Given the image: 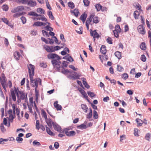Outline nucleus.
I'll use <instances>...</instances> for the list:
<instances>
[{
    "instance_id": "nucleus-39",
    "label": "nucleus",
    "mask_w": 151,
    "mask_h": 151,
    "mask_svg": "<svg viewBox=\"0 0 151 151\" xmlns=\"http://www.w3.org/2000/svg\"><path fill=\"white\" fill-rule=\"evenodd\" d=\"M117 71L119 72H122L124 71V69L123 67L120 65H117Z\"/></svg>"
},
{
    "instance_id": "nucleus-36",
    "label": "nucleus",
    "mask_w": 151,
    "mask_h": 151,
    "mask_svg": "<svg viewBox=\"0 0 151 151\" xmlns=\"http://www.w3.org/2000/svg\"><path fill=\"white\" fill-rule=\"evenodd\" d=\"M87 93L88 96L91 98L94 97L96 95L93 92L90 91H87Z\"/></svg>"
},
{
    "instance_id": "nucleus-50",
    "label": "nucleus",
    "mask_w": 151,
    "mask_h": 151,
    "mask_svg": "<svg viewBox=\"0 0 151 151\" xmlns=\"http://www.w3.org/2000/svg\"><path fill=\"white\" fill-rule=\"evenodd\" d=\"M112 40V38L110 37H108L106 40L107 42L110 44H113Z\"/></svg>"
},
{
    "instance_id": "nucleus-2",
    "label": "nucleus",
    "mask_w": 151,
    "mask_h": 151,
    "mask_svg": "<svg viewBox=\"0 0 151 151\" xmlns=\"http://www.w3.org/2000/svg\"><path fill=\"white\" fill-rule=\"evenodd\" d=\"M29 65V66H28L29 76L31 81L32 82L33 81V76L34 75L35 66L31 64H30Z\"/></svg>"
},
{
    "instance_id": "nucleus-26",
    "label": "nucleus",
    "mask_w": 151,
    "mask_h": 151,
    "mask_svg": "<svg viewBox=\"0 0 151 151\" xmlns=\"http://www.w3.org/2000/svg\"><path fill=\"white\" fill-rule=\"evenodd\" d=\"M134 18L135 19H138L139 15V13L138 11L136 10L134 12Z\"/></svg>"
},
{
    "instance_id": "nucleus-48",
    "label": "nucleus",
    "mask_w": 151,
    "mask_h": 151,
    "mask_svg": "<svg viewBox=\"0 0 151 151\" xmlns=\"http://www.w3.org/2000/svg\"><path fill=\"white\" fill-rule=\"evenodd\" d=\"M54 52L55 51H57L59 50L61 48H63V46L60 47L58 46H54Z\"/></svg>"
},
{
    "instance_id": "nucleus-62",
    "label": "nucleus",
    "mask_w": 151,
    "mask_h": 151,
    "mask_svg": "<svg viewBox=\"0 0 151 151\" xmlns=\"http://www.w3.org/2000/svg\"><path fill=\"white\" fill-rule=\"evenodd\" d=\"M74 59L73 58L70 56L68 57L67 61H68L70 62H72L74 61Z\"/></svg>"
},
{
    "instance_id": "nucleus-42",
    "label": "nucleus",
    "mask_w": 151,
    "mask_h": 151,
    "mask_svg": "<svg viewBox=\"0 0 151 151\" xmlns=\"http://www.w3.org/2000/svg\"><path fill=\"white\" fill-rule=\"evenodd\" d=\"M94 16H95V14H94V13L91 14H90L89 17H88L87 19L89 20V21H90L91 22L92 21V19L93 18V17H94Z\"/></svg>"
},
{
    "instance_id": "nucleus-9",
    "label": "nucleus",
    "mask_w": 151,
    "mask_h": 151,
    "mask_svg": "<svg viewBox=\"0 0 151 151\" xmlns=\"http://www.w3.org/2000/svg\"><path fill=\"white\" fill-rule=\"evenodd\" d=\"M58 101H56L54 102V106L56 108L57 111L61 110L62 109V106L58 104Z\"/></svg>"
},
{
    "instance_id": "nucleus-15",
    "label": "nucleus",
    "mask_w": 151,
    "mask_h": 151,
    "mask_svg": "<svg viewBox=\"0 0 151 151\" xmlns=\"http://www.w3.org/2000/svg\"><path fill=\"white\" fill-rule=\"evenodd\" d=\"M88 127V126L86 125H84L83 124H81L80 125H78L77 126V128L78 129H86Z\"/></svg>"
},
{
    "instance_id": "nucleus-31",
    "label": "nucleus",
    "mask_w": 151,
    "mask_h": 151,
    "mask_svg": "<svg viewBox=\"0 0 151 151\" xmlns=\"http://www.w3.org/2000/svg\"><path fill=\"white\" fill-rule=\"evenodd\" d=\"M61 73L64 75H65L67 73H71L72 72L67 69H64V70H61Z\"/></svg>"
},
{
    "instance_id": "nucleus-24",
    "label": "nucleus",
    "mask_w": 151,
    "mask_h": 151,
    "mask_svg": "<svg viewBox=\"0 0 151 151\" xmlns=\"http://www.w3.org/2000/svg\"><path fill=\"white\" fill-rule=\"evenodd\" d=\"M140 47L142 50H145L146 49L145 43L144 42H142L140 45Z\"/></svg>"
},
{
    "instance_id": "nucleus-18",
    "label": "nucleus",
    "mask_w": 151,
    "mask_h": 151,
    "mask_svg": "<svg viewBox=\"0 0 151 151\" xmlns=\"http://www.w3.org/2000/svg\"><path fill=\"white\" fill-rule=\"evenodd\" d=\"M11 93L13 100L14 101H16V98L14 90H11Z\"/></svg>"
},
{
    "instance_id": "nucleus-64",
    "label": "nucleus",
    "mask_w": 151,
    "mask_h": 151,
    "mask_svg": "<svg viewBox=\"0 0 151 151\" xmlns=\"http://www.w3.org/2000/svg\"><path fill=\"white\" fill-rule=\"evenodd\" d=\"M138 129H135L134 130V134L135 136L138 137L139 135L138 134Z\"/></svg>"
},
{
    "instance_id": "nucleus-4",
    "label": "nucleus",
    "mask_w": 151,
    "mask_h": 151,
    "mask_svg": "<svg viewBox=\"0 0 151 151\" xmlns=\"http://www.w3.org/2000/svg\"><path fill=\"white\" fill-rule=\"evenodd\" d=\"M44 48L47 52L51 53H50L54 52V46H49L45 45Z\"/></svg>"
},
{
    "instance_id": "nucleus-43",
    "label": "nucleus",
    "mask_w": 151,
    "mask_h": 151,
    "mask_svg": "<svg viewBox=\"0 0 151 151\" xmlns=\"http://www.w3.org/2000/svg\"><path fill=\"white\" fill-rule=\"evenodd\" d=\"M2 8L3 10L5 11H8L9 7L8 5L6 4L3 5L2 6Z\"/></svg>"
},
{
    "instance_id": "nucleus-22",
    "label": "nucleus",
    "mask_w": 151,
    "mask_h": 151,
    "mask_svg": "<svg viewBox=\"0 0 151 151\" xmlns=\"http://www.w3.org/2000/svg\"><path fill=\"white\" fill-rule=\"evenodd\" d=\"M37 12L38 13L42 14H45V10L41 8H37Z\"/></svg>"
},
{
    "instance_id": "nucleus-63",
    "label": "nucleus",
    "mask_w": 151,
    "mask_h": 151,
    "mask_svg": "<svg viewBox=\"0 0 151 151\" xmlns=\"http://www.w3.org/2000/svg\"><path fill=\"white\" fill-rule=\"evenodd\" d=\"M89 103H90L91 104V106L92 107V108L93 109H94L95 110H97V106H96L94 105V104H93V103L91 102L90 101V102H89Z\"/></svg>"
},
{
    "instance_id": "nucleus-44",
    "label": "nucleus",
    "mask_w": 151,
    "mask_h": 151,
    "mask_svg": "<svg viewBox=\"0 0 151 151\" xmlns=\"http://www.w3.org/2000/svg\"><path fill=\"white\" fill-rule=\"evenodd\" d=\"M67 78L70 79H73V80L76 79V78H78V77L77 76H75V75L74 76L71 75H69V76H67Z\"/></svg>"
},
{
    "instance_id": "nucleus-41",
    "label": "nucleus",
    "mask_w": 151,
    "mask_h": 151,
    "mask_svg": "<svg viewBox=\"0 0 151 151\" xmlns=\"http://www.w3.org/2000/svg\"><path fill=\"white\" fill-rule=\"evenodd\" d=\"M40 121L38 120H37L36 122V129L37 130H39L40 129Z\"/></svg>"
},
{
    "instance_id": "nucleus-59",
    "label": "nucleus",
    "mask_w": 151,
    "mask_h": 151,
    "mask_svg": "<svg viewBox=\"0 0 151 151\" xmlns=\"http://www.w3.org/2000/svg\"><path fill=\"white\" fill-rule=\"evenodd\" d=\"M35 100L37 102H38V99L39 97V91H35Z\"/></svg>"
},
{
    "instance_id": "nucleus-56",
    "label": "nucleus",
    "mask_w": 151,
    "mask_h": 151,
    "mask_svg": "<svg viewBox=\"0 0 151 151\" xmlns=\"http://www.w3.org/2000/svg\"><path fill=\"white\" fill-rule=\"evenodd\" d=\"M37 80V83L38 84L39 83V84L40 85H41L42 84V80L40 78H36L34 79V81H35Z\"/></svg>"
},
{
    "instance_id": "nucleus-21",
    "label": "nucleus",
    "mask_w": 151,
    "mask_h": 151,
    "mask_svg": "<svg viewBox=\"0 0 151 151\" xmlns=\"http://www.w3.org/2000/svg\"><path fill=\"white\" fill-rule=\"evenodd\" d=\"M81 106V108L84 111V112L85 113L87 112L88 108L87 105L85 104H82Z\"/></svg>"
},
{
    "instance_id": "nucleus-47",
    "label": "nucleus",
    "mask_w": 151,
    "mask_h": 151,
    "mask_svg": "<svg viewBox=\"0 0 151 151\" xmlns=\"http://www.w3.org/2000/svg\"><path fill=\"white\" fill-rule=\"evenodd\" d=\"M17 9H18V11L24 10V8L23 6H19L17 7Z\"/></svg>"
},
{
    "instance_id": "nucleus-61",
    "label": "nucleus",
    "mask_w": 151,
    "mask_h": 151,
    "mask_svg": "<svg viewBox=\"0 0 151 151\" xmlns=\"http://www.w3.org/2000/svg\"><path fill=\"white\" fill-rule=\"evenodd\" d=\"M83 2L84 4V5L86 6H88L89 5V2L88 0H83Z\"/></svg>"
},
{
    "instance_id": "nucleus-17",
    "label": "nucleus",
    "mask_w": 151,
    "mask_h": 151,
    "mask_svg": "<svg viewBox=\"0 0 151 151\" xmlns=\"http://www.w3.org/2000/svg\"><path fill=\"white\" fill-rule=\"evenodd\" d=\"M122 53L119 51H116L114 53V55L119 60H120L122 58Z\"/></svg>"
},
{
    "instance_id": "nucleus-60",
    "label": "nucleus",
    "mask_w": 151,
    "mask_h": 151,
    "mask_svg": "<svg viewBox=\"0 0 151 151\" xmlns=\"http://www.w3.org/2000/svg\"><path fill=\"white\" fill-rule=\"evenodd\" d=\"M128 76L127 73H124L122 74V78H123L124 79L126 80L128 78Z\"/></svg>"
},
{
    "instance_id": "nucleus-46",
    "label": "nucleus",
    "mask_w": 151,
    "mask_h": 151,
    "mask_svg": "<svg viewBox=\"0 0 151 151\" xmlns=\"http://www.w3.org/2000/svg\"><path fill=\"white\" fill-rule=\"evenodd\" d=\"M82 94L83 96V97L85 98L88 102H90V101L88 99V96L85 92V93H83Z\"/></svg>"
},
{
    "instance_id": "nucleus-52",
    "label": "nucleus",
    "mask_w": 151,
    "mask_h": 151,
    "mask_svg": "<svg viewBox=\"0 0 151 151\" xmlns=\"http://www.w3.org/2000/svg\"><path fill=\"white\" fill-rule=\"evenodd\" d=\"M140 59L142 61L145 62L146 60V57L144 55L142 54L141 56Z\"/></svg>"
},
{
    "instance_id": "nucleus-30",
    "label": "nucleus",
    "mask_w": 151,
    "mask_h": 151,
    "mask_svg": "<svg viewBox=\"0 0 151 151\" xmlns=\"http://www.w3.org/2000/svg\"><path fill=\"white\" fill-rule=\"evenodd\" d=\"M151 136V134L150 133H147L146 134L145 136V138L147 140L149 141H150Z\"/></svg>"
},
{
    "instance_id": "nucleus-40",
    "label": "nucleus",
    "mask_w": 151,
    "mask_h": 151,
    "mask_svg": "<svg viewBox=\"0 0 151 151\" xmlns=\"http://www.w3.org/2000/svg\"><path fill=\"white\" fill-rule=\"evenodd\" d=\"M29 0H19L18 3H21L23 4H28Z\"/></svg>"
},
{
    "instance_id": "nucleus-8",
    "label": "nucleus",
    "mask_w": 151,
    "mask_h": 151,
    "mask_svg": "<svg viewBox=\"0 0 151 151\" xmlns=\"http://www.w3.org/2000/svg\"><path fill=\"white\" fill-rule=\"evenodd\" d=\"M65 134L68 137H73L75 135L76 132L72 130L70 131L65 132Z\"/></svg>"
},
{
    "instance_id": "nucleus-6",
    "label": "nucleus",
    "mask_w": 151,
    "mask_h": 151,
    "mask_svg": "<svg viewBox=\"0 0 151 151\" xmlns=\"http://www.w3.org/2000/svg\"><path fill=\"white\" fill-rule=\"evenodd\" d=\"M142 25H140L138 27V30L139 33L142 35H145V28Z\"/></svg>"
},
{
    "instance_id": "nucleus-55",
    "label": "nucleus",
    "mask_w": 151,
    "mask_h": 151,
    "mask_svg": "<svg viewBox=\"0 0 151 151\" xmlns=\"http://www.w3.org/2000/svg\"><path fill=\"white\" fill-rule=\"evenodd\" d=\"M46 30L47 31H52L53 30V29L51 27L49 26L48 25H47L45 27Z\"/></svg>"
},
{
    "instance_id": "nucleus-32",
    "label": "nucleus",
    "mask_w": 151,
    "mask_h": 151,
    "mask_svg": "<svg viewBox=\"0 0 151 151\" xmlns=\"http://www.w3.org/2000/svg\"><path fill=\"white\" fill-rule=\"evenodd\" d=\"M41 111L42 116L44 118L45 120H47V117L46 112L43 109H42Z\"/></svg>"
},
{
    "instance_id": "nucleus-20",
    "label": "nucleus",
    "mask_w": 151,
    "mask_h": 151,
    "mask_svg": "<svg viewBox=\"0 0 151 151\" xmlns=\"http://www.w3.org/2000/svg\"><path fill=\"white\" fill-rule=\"evenodd\" d=\"M28 15L32 16L38 17L41 16V14H39L34 12H32L28 13Z\"/></svg>"
},
{
    "instance_id": "nucleus-25",
    "label": "nucleus",
    "mask_w": 151,
    "mask_h": 151,
    "mask_svg": "<svg viewBox=\"0 0 151 151\" xmlns=\"http://www.w3.org/2000/svg\"><path fill=\"white\" fill-rule=\"evenodd\" d=\"M95 6L97 12H99L101 9L102 6L99 4L95 5Z\"/></svg>"
},
{
    "instance_id": "nucleus-35",
    "label": "nucleus",
    "mask_w": 151,
    "mask_h": 151,
    "mask_svg": "<svg viewBox=\"0 0 151 151\" xmlns=\"http://www.w3.org/2000/svg\"><path fill=\"white\" fill-rule=\"evenodd\" d=\"M87 15L85 12H84L81 14L80 17V19L81 20L86 19L87 17Z\"/></svg>"
},
{
    "instance_id": "nucleus-38",
    "label": "nucleus",
    "mask_w": 151,
    "mask_h": 151,
    "mask_svg": "<svg viewBox=\"0 0 151 151\" xmlns=\"http://www.w3.org/2000/svg\"><path fill=\"white\" fill-rule=\"evenodd\" d=\"M42 32L44 36H46V37H49V33H48V32L43 30H42Z\"/></svg>"
},
{
    "instance_id": "nucleus-34",
    "label": "nucleus",
    "mask_w": 151,
    "mask_h": 151,
    "mask_svg": "<svg viewBox=\"0 0 151 151\" xmlns=\"http://www.w3.org/2000/svg\"><path fill=\"white\" fill-rule=\"evenodd\" d=\"M141 121L143 122V121L139 118H137L136 119V122L138 124V126H141L142 125V123H139V122Z\"/></svg>"
},
{
    "instance_id": "nucleus-16",
    "label": "nucleus",
    "mask_w": 151,
    "mask_h": 151,
    "mask_svg": "<svg viewBox=\"0 0 151 151\" xmlns=\"http://www.w3.org/2000/svg\"><path fill=\"white\" fill-rule=\"evenodd\" d=\"M70 12L71 13H73L76 17H78V14L79 13L78 10L76 9H74L73 11L70 10Z\"/></svg>"
},
{
    "instance_id": "nucleus-10",
    "label": "nucleus",
    "mask_w": 151,
    "mask_h": 151,
    "mask_svg": "<svg viewBox=\"0 0 151 151\" xmlns=\"http://www.w3.org/2000/svg\"><path fill=\"white\" fill-rule=\"evenodd\" d=\"M100 52L104 55H105L106 52V47L104 45H102L100 48Z\"/></svg>"
},
{
    "instance_id": "nucleus-19",
    "label": "nucleus",
    "mask_w": 151,
    "mask_h": 151,
    "mask_svg": "<svg viewBox=\"0 0 151 151\" xmlns=\"http://www.w3.org/2000/svg\"><path fill=\"white\" fill-rule=\"evenodd\" d=\"M45 122L49 127H52V122L50 118L47 119V120H45Z\"/></svg>"
},
{
    "instance_id": "nucleus-57",
    "label": "nucleus",
    "mask_w": 151,
    "mask_h": 151,
    "mask_svg": "<svg viewBox=\"0 0 151 151\" xmlns=\"http://www.w3.org/2000/svg\"><path fill=\"white\" fill-rule=\"evenodd\" d=\"M79 30H80V31L76 30V32L79 34H82L83 33L82 31L83 30V28L81 26L79 28Z\"/></svg>"
},
{
    "instance_id": "nucleus-58",
    "label": "nucleus",
    "mask_w": 151,
    "mask_h": 151,
    "mask_svg": "<svg viewBox=\"0 0 151 151\" xmlns=\"http://www.w3.org/2000/svg\"><path fill=\"white\" fill-rule=\"evenodd\" d=\"M27 105L28 106V108H29V112L32 113H33V111L32 110V106H33V104L32 105V106H30L28 103L27 104Z\"/></svg>"
},
{
    "instance_id": "nucleus-45",
    "label": "nucleus",
    "mask_w": 151,
    "mask_h": 151,
    "mask_svg": "<svg viewBox=\"0 0 151 151\" xmlns=\"http://www.w3.org/2000/svg\"><path fill=\"white\" fill-rule=\"evenodd\" d=\"M20 19L23 24H24L26 23L27 19L25 17L22 16L21 17Z\"/></svg>"
},
{
    "instance_id": "nucleus-12",
    "label": "nucleus",
    "mask_w": 151,
    "mask_h": 151,
    "mask_svg": "<svg viewBox=\"0 0 151 151\" xmlns=\"http://www.w3.org/2000/svg\"><path fill=\"white\" fill-rule=\"evenodd\" d=\"M1 76L2 78H1L0 76V81L1 82H6V78L5 77V74L4 73H2L1 74Z\"/></svg>"
},
{
    "instance_id": "nucleus-49",
    "label": "nucleus",
    "mask_w": 151,
    "mask_h": 151,
    "mask_svg": "<svg viewBox=\"0 0 151 151\" xmlns=\"http://www.w3.org/2000/svg\"><path fill=\"white\" fill-rule=\"evenodd\" d=\"M0 129L1 131L3 133L6 131V129L4 128L3 124L2 123H1V124L0 126Z\"/></svg>"
},
{
    "instance_id": "nucleus-1",
    "label": "nucleus",
    "mask_w": 151,
    "mask_h": 151,
    "mask_svg": "<svg viewBox=\"0 0 151 151\" xmlns=\"http://www.w3.org/2000/svg\"><path fill=\"white\" fill-rule=\"evenodd\" d=\"M47 57L48 59H52L51 63L53 66V69L56 71L61 73L60 68L64 70L65 67L66 68L68 66L67 64L69 63L65 61H63L62 64V65L60 66V65L61 62L60 60L62 59L61 57L59 56L56 53H51L48 54L47 55Z\"/></svg>"
},
{
    "instance_id": "nucleus-51",
    "label": "nucleus",
    "mask_w": 151,
    "mask_h": 151,
    "mask_svg": "<svg viewBox=\"0 0 151 151\" xmlns=\"http://www.w3.org/2000/svg\"><path fill=\"white\" fill-rule=\"evenodd\" d=\"M41 22H35L33 24V26H37L39 27L41 26Z\"/></svg>"
},
{
    "instance_id": "nucleus-3",
    "label": "nucleus",
    "mask_w": 151,
    "mask_h": 151,
    "mask_svg": "<svg viewBox=\"0 0 151 151\" xmlns=\"http://www.w3.org/2000/svg\"><path fill=\"white\" fill-rule=\"evenodd\" d=\"M90 32L91 36H94L97 39H98L100 37L99 34L97 32L96 30H94L93 31L92 29H90Z\"/></svg>"
},
{
    "instance_id": "nucleus-5",
    "label": "nucleus",
    "mask_w": 151,
    "mask_h": 151,
    "mask_svg": "<svg viewBox=\"0 0 151 151\" xmlns=\"http://www.w3.org/2000/svg\"><path fill=\"white\" fill-rule=\"evenodd\" d=\"M33 81L32 82L30 80V82L31 83V85L32 87H35V91H38L37 90V88L38 87V84L37 83V80L34 81L33 78Z\"/></svg>"
},
{
    "instance_id": "nucleus-14",
    "label": "nucleus",
    "mask_w": 151,
    "mask_h": 151,
    "mask_svg": "<svg viewBox=\"0 0 151 151\" xmlns=\"http://www.w3.org/2000/svg\"><path fill=\"white\" fill-rule=\"evenodd\" d=\"M46 131L47 133L50 136H54L55 134L47 126H45Z\"/></svg>"
},
{
    "instance_id": "nucleus-7",
    "label": "nucleus",
    "mask_w": 151,
    "mask_h": 151,
    "mask_svg": "<svg viewBox=\"0 0 151 151\" xmlns=\"http://www.w3.org/2000/svg\"><path fill=\"white\" fill-rule=\"evenodd\" d=\"M52 124L55 130L60 132H61V128L60 125L54 122H52Z\"/></svg>"
},
{
    "instance_id": "nucleus-13",
    "label": "nucleus",
    "mask_w": 151,
    "mask_h": 151,
    "mask_svg": "<svg viewBox=\"0 0 151 151\" xmlns=\"http://www.w3.org/2000/svg\"><path fill=\"white\" fill-rule=\"evenodd\" d=\"M27 5L29 6L33 7L36 5L37 3L35 1H34L33 0H30L29 1Z\"/></svg>"
},
{
    "instance_id": "nucleus-23",
    "label": "nucleus",
    "mask_w": 151,
    "mask_h": 151,
    "mask_svg": "<svg viewBox=\"0 0 151 151\" xmlns=\"http://www.w3.org/2000/svg\"><path fill=\"white\" fill-rule=\"evenodd\" d=\"M47 14L49 17L52 20H53L55 18L53 16V15L52 12L50 11H48L47 12Z\"/></svg>"
},
{
    "instance_id": "nucleus-11",
    "label": "nucleus",
    "mask_w": 151,
    "mask_h": 151,
    "mask_svg": "<svg viewBox=\"0 0 151 151\" xmlns=\"http://www.w3.org/2000/svg\"><path fill=\"white\" fill-rule=\"evenodd\" d=\"M81 79H82L83 83L85 87L87 88H90V86L86 82V79L85 78L83 77L81 78Z\"/></svg>"
},
{
    "instance_id": "nucleus-53",
    "label": "nucleus",
    "mask_w": 151,
    "mask_h": 151,
    "mask_svg": "<svg viewBox=\"0 0 151 151\" xmlns=\"http://www.w3.org/2000/svg\"><path fill=\"white\" fill-rule=\"evenodd\" d=\"M1 20L3 22H4L6 24H9V21L5 17L2 18H1Z\"/></svg>"
},
{
    "instance_id": "nucleus-27",
    "label": "nucleus",
    "mask_w": 151,
    "mask_h": 151,
    "mask_svg": "<svg viewBox=\"0 0 151 151\" xmlns=\"http://www.w3.org/2000/svg\"><path fill=\"white\" fill-rule=\"evenodd\" d=\"M118 31H119L118 29H116L113 31V32L114 34V37L117 38H118L119 37Z\"/></svg>"
},
{
    "instance_id": "nucleus-54",
    "label": "nucleus",
    "mask_w": 151,
    "mask_h": 151,
    "mask_svg": "<svg viewBox=\"0 0 151 151\" xmlns=\"http://www.w3.org/2000/svg\"><path fill=\"white\" fill-rule=\"evenodd\" d=\"M60 39L63 41V42H65L66 41V40L64 38V36L61 33L60 35Z\"/></svg>"
},
{
    "instance_id": "nucleus-33",
    "label": "nucleus",
    "mask_w": 151,
    "mask_h": 151,
    "mask_svg": "<svg viewBox=\"0 0 151 151\" xmlns=\"http://www.w3.org/2000/svg\"><path fill=\"white\" fill-rule=\"evenodd\" d=\"M68 6L72 9H73L75 7L74 4L72 1H69L68 3Z\"/></svg>"
},
{
    "instance_id": "nucleus-29",
    "label": "nucleus",
    "mask_w": 151,
    "mask_h": 151,
    "mask_svg": "<svg viewBox=\"0 0 151 151\" xmlns=\"http://www.w3.org/2000/svg\"><path fill=\"white\" fill-rule=\"evenodd\" d=\"M99 18L98 17L96 16L94 17L93 19V23L95 24H97L98 23L99 21Z\"/></svg>"
},
{
    "instance_id": "nucleus-37",
    "label": "nucleus",
    "mask_w": 151,
    "mask_h": 151,
    "mask_svg": "<svg viewBox=\"0 0 151 151\" xmlns=\"http://www.w3.org/2000/svg\"><path fill=\"white\" fill-rule=\"evenodd\" d=\"M98 115L97 112L95 111H93V118L95 119H97L98 118Z\"/></svg>"
},
{
    "instance_id": "nucleus-28",
    "label": "nucleus",
    "mask_w": 151,
    "mask_h": 151,
    "mask_svg": "<svg viewBox=\"0 0 151 151\" xmlns=\"http://www.w3.org/2000/svg\"><path fill=\"white\" fill-rule=\"evenodd\" d=\"M32 145L36 147H39L41 145L40 143L36 140H35L33 141Z\"/></svg>"
}]
</instances>
